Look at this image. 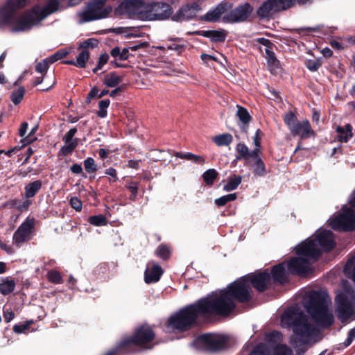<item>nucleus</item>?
Returning a JSON list of instances; mask_svg holds the SVG:
<instances>
[{
    "label": "nucleus",
    "instance_id": "f257e3e1",
    "mask_svg": "<svg viewBox=\"0 0 355 355\" xmlns=\"http://www.w3.org/2000/svg\"><path fill=\"white\" fill-rule=\"evenodd\" d=\"M234 307V301L227 288L180 309L168 318L167 327L172 331H184L196 323L199 316L226 315Z\"/></svg>",
    "mask_w": 355,
    "mask_h": 355
},
{
    "label": "nucleus",
    "instance_id": "f03ea898",
    "mask_svg": "<svg viewBox=\"0 0 355 355\" xmlns=\"http://www.w3.org/2000/svg\"><path fill=\"white\" fill-rule=\"evenodd\" d=\"M234 307V301L227 288L180 309L168 318L167 327L172 331H184L196 323L199 316L226 315Z\"/></svg>",
    "mask_w": 355,
    "mask_h": 355
},
{
    "label": "nucleus",
    "instance_id": "7ed1b4c3",
    "mask_svg": "<svg viewBox=\"0 0 355 355\" xmlns=\"http://www.w3.org/2000/svg\"><path fill=\"white\" fill-rule=\"evenodd\" d=\"M82 1L69 0L65 3L64 0H46L44 6H36L16 18L15 12L24 7L28 0H8L0 8V28L7 26L13 32L27 31L52 13L69 6H76Z\"/></svg>",
    "mask_w": 355,
    "mask_h": 355
},
{
    "label": "nucleus",
    "instance_id": "20e7f679",
    "mask_svg": "<svg viewBox=\"0 0 355 355\" xmlns=\"http://www.w3.org/2000/svg\"><path fill=\"white\" fill-rule=\"evenodd\" d=\"M335 246L331 232L318 230L314 235L296 247L297 257L287 263L288 270L293 274L305 275L311 270V260L316 259L322 251H329Z\"/></svg>",
    "mask_w": 355,
    "mask_h": 355
},
{
    "label": "nucleus",
    "instance_id": "39448f33",
    "mask_svg": "<svg viewBox=\"0 0 355 355\" xmlns=\"http://www.w3.org/2000/svg\"><path fill=\"white\" fill-rule=\"evenodd\" d=\"M283 283L287 279L284 263L274 266L272 269V276L266 270L252 275L243 277L228 286L229 291L234 301L243 302L251 298V286L259 291H265L271 281Z\"/></svg>",
    "mask_w": 355,
    "mask_h": 355
},
{
    "label": "nucleus",
    "instance_id": "423d86ee",
    "mask_svg": "<svg viewBox=\"0 0 355 355\" xmlns=\"http://www.w3.org/2000/svg\"><path fill=\"white\" fill-rule=\"evenodd\" d=\"M331 301L324 291H310L303 297V304L314 322L319 326L329 327L334 322L333 314L329 310Z\"/></svg>",
    "mask_w": 355,
    "mask_h": 355
},
{
    "label": "nucleus",
    "instance_id": "0eeeda50",
    "mask_svg": "<svg viewBox=\"0 0 355 355\" xmlns=\"http://www.w3.org/2000/svg\"><path fill=\"white\" fill-rule=\"evenodd\" d=\"M281 326L293 327L294 335L291 339L296 345L308 343L315 331L303 312L296 307H290L284 311L281 316Z\"/></svg>",
    "mask_w": 355,
    "mask_h": 355
},
{
    "label": "nucleus",
    "instance_id": "6e6552de",
    "mask_svg": "<svg viewBox=\"0 0 355 355\" xmlns=\"http://www.w3.org/2000/svg\"><path fill=\"white\" fill-rule=\"evenodd\" d=\"M107 0H90L77 13L80 24L106 18L110 15L112 8L106 5Z\"/></svg>",
    "mask_w": 355,
    "mask_h": 355
},
{
    "label": "nucleus",
    "instance_id": "1a4fd4ad",
    "mask_svg": "<svg viewBox=\"0 0 355 355\" xmlns=\"http://www.w3.org/2000/svg\"><path fill=\"white\" fill-rule=\"evenodd\" d=\"M338 317L342 322H346L355 313V293L352 288H345L336 294L335 298Z\"/></svg>",
    "mask_w": 355,
    "mask_h": 355
},
{
    "label": "nucleus",
    "instance_id": "9d476101",
    "mask_svg": "<svg viewBox=\"0 0 355 355\" xmlns=\"http://www.w3.org/2000/svg\"><path fill=\"white\" fill-rule=\"evenodd\" d=\"M148 10L149 2L144 0H124L116 11L131 19L148 21Z\"/></svg>",
    "mask_w": 355,
    "mask_h": 355
},
{
    "label": "nucleus",
    "instance_id": "9b49d317",
    "mask_svg": "<svg viewBox=\"0 0 355 355\" xmlns=\"http://www.w3.org/2000/svg\"><path fill=\"white\" fill-rule=\"evenodd\" d=\"M155 338V333L148 325L144 324L136 329L132 338H125L120 343V347L127 348V352H132L134 345L145 349L151 347L148 344Z\"/></svg>",
    "mask_w": 355,
    "mask_h": 355
},
{
    "label": "nucleus",
    "instance_id": "f8f14e48",
    "mask_svg": "<svg viewBox=\"0 0 355 355\" xmlns=\"http://www.w3.org/2000/svg\"><path fill=\"white\" fill-rule=\"evenodd\" d=\"M329 225L334 230L339 231L355 230V211L344 206L338 216L329 220Z\"/></svg>",
    "mask_w": 355,
    "mask_h": 355
},
{
    "label": "nucleus",
    "instance_id": "ddd939ff",
    "mask_svg": "<svg viewBox=\"0 0 355 355\" xmlns=\"http://www.w3.org/2000/svg\"><path fill=\"white\" fill-rule=\"evenodd\" d=\"M226 343V337L218 334H205L196 340V345L199 349L211 352L224 349Z\"/></svg>",
    "mask_w": 355,
    "mask_h": 355
},
{
    "label": "nucleus",
    "instance_id": "4468645a",
    "mask_svg": "<svg viewBox=\"0 0 355 355\" xmlns=\"http://www.w3.org/2000/svg\"><path fill=\"white\" fill-rule=\"evenodd\" d=\"M295 0H266L259 8L257 14L262 18H268L275 13L286 10L295 3Z\"/></svg>",
    "mask_w": 355,
    "mask_h": 355
},
{
    "label": "nucleus",
    "instance_id": "2eb2a0df",
    "mask_svg": "<svg viewBox=\"0 0 355 355\" xmlns=\"http://www.w3.org/2000/svg\"><path fill=\"white\" fill-rule=\"evenodd\" d=\"M173 14L170 4L162 1L149 2L148 21H163L168 19Z\"/></svg>",
    "mask_w": 355,
    "mask_h": 355
},
{
    "label": "nucleus",
    "instance_id": "dca6fc26",
    "mask_svg": "<svg viewBox=\"0 0 355 355\" xmlns=\"http://www.w3.org/2000/svg\"><path fill=\"white\" fill-rule=\"evenodd\" d=\"M33 227V220L27 218L15 232L12 236V243L17 247H20L23 243L28 241L31 237Z\"/></svg>",
    "mask_w": 355,
    "mask_h": 355
},
{
    "label": "nucleus",
    "instance_id": "f3484780",
    "mask_svg": "<svg viewBox=\"0 0 355 355\" xmlns=\"http://www.w3.org/2000/svg\"><path fill=\"white\" fill-rule=\"evenodd\" d=\"M252 11V7L248 3H245L232 10L224 17V19L231 23L243 21L250 17Z\"/></svg>",
    "mask_w": 355,
    "mask_h": 355
},
{
    "label": "nucleus",
    "instance_id": "a211bd4d",
    "mask_svg": "<svg viewBox=\"0 0 355 355\" xmlns=\"http://www.w3.org/2000/svg\"><path fill=\"white\" fill-rule=\"evenodd\" d=\"M200 10V8L198 3H188L182 6L177 12L172 16V19L176 21L188 20L195 17Z\"/></svg>",
    "mask_w": 355,
    "mask_h": 355
},
{
    "label": "nucleus",
    "instance_id": "6ab92c4d",
    "mask_svg": "<svg viewBox=\"0 0 355 355\" xmlns=\"http://www.w3.org/2000/svg\"><path fill=\"white\" fill-rule=\"evenodd\" d=\"M291 132L293 135L300 136L301 139H306L315 135V132L307 120L298 122L293 127Z\"/></svg>",
    "mask_w": 355,
    "mask_h": 355
},
{
    "label": "nucleus",
    "instance_id": "aec40b11",
    "mask_svg": "<svg viewBox=\"0 0 355 355\" xmlns=\"http://www.w3.org/2000/svg\"><path fill=\"white\" fill-rule=\"evenodd\" d=\"M150 264V263L148 265L144 274L145 282L147 284L158 282L163 273L159 264L155 262H152Z\"/></svg>",
    "mask_w": 355,
    "mask_h": 355
},
{
    "label": "nucleus",
    "instance_id": "412c9836",
    "mask_svg": "<svg viewBox=\"0 0 355 355\" xmlns=\"http://www.w3.org/2000/svg\"><path fill=\"white\" fill-rule=\"evenodd\" d=\"M232 8V5L229 3H222L216 6L212 10H210L203 17V19L209 21H214L218 20L223 14Z\"/></svg>",
    "mask_w": 355,
    "mask_h": 355
},
{
    "label": "nucleus",
    "instance_id": "4be33fe9",
    "mask_svg": "<svg viewBox=\"0 0 355 355\" xmlns=\"http://www.w3.org/2000/svg\"><path fill=\"white\" fill-rule=\"evenodd\" d=\"M266 58L267 60L268 66L272 73H277L279 69V62L275 58L274 52L272 49H265Z\"/></svg>",
    "mask_w": 355,
    "mask_h": 355
},
{
    "label": "nucleus",
    "instance_id": "5701e85b",
    "mask_svg": "<svg viewBox=\"0 0 355 355\" xmlns=\"http://www.w3.org/2000/svg\"><path fill=\"white\" fill-rule=\"evenodd\" d=\"M236 116L239 119L240 121L242 123L241 129L244 132H246L248 125L252 119L249 112L245 108L241 106H237Z\"/></svg>",
    "mask_w": 355,
    "mask_h": 355
},
{
    "label": "nucleus",
    "instance_id": "b1692460",
    "mask_svg": "<svg viewBox=\"0 0 355 355\" xmlns=\"http://www.w3.org/2000/svg\"><path fill=\"white\" fill-rule=\"evenodd\" d=\"M337 138L340 142H347L352 137V127L349 124H346L344 127H338Z\"/></svg>",
    "mask_w": 355,
    "mask_h": 355
},
{
    "label": "nucleus",
    "instance_id": "393cba45",
    "mask_svg": "<svg viewBox=\"0 0 355 355\" xmlns=\"http://www.w3.org/2000/svg\"><path fill=\"white\" fill-rule=\"evenodd\" d=\"M42 185V183L40 180H36L26 185L24 187L25 197L28 199L34 197L41 189Z\"/></svg>",
    "mask_w": 355,
    "mask_h": 355
},
{
    "label": "nucleus",
    "instance_id": "a878e982",
    "mask_svg": "<svg viewBox=\"0 0 355 355\" xmlns=\"http://www.w3.org/2000/svg\"><path fill=\"white\" fill-rule=\"evenodd\" d=\"M16 283L11 277H6L0 283V293L4 295L12 293L15 288Z\"/></svg>",
    "mask_w": 355,
    "mask_h": 355
},
{
    "label": "nucleus",
    "instance_id": "bb28decb",
    "mask_svg": "<svg viewBox=\"0 0 355 355\" xmlns=\"http://www.w3.org/2000/svg\"><path fill=\"white\" fill-rule=\"evenodd\" d=\"M123 80V77L112 72L105 77L104 84L109 87H114L121 83Z\"/></svg>",
    "mask_w": 355,
    "mask_h": 355
},
{
    "label": "nucleus",
    "instance_id": "cd10ccee",
    "mask_svg": "<svg viewBox=\"0 0 355 355\" xmlns=\"http://www.w3.org/2000/svg\"><path fill=\"white\" fill-rule=\"evenodd\" d=\"M242 181V176L241 175H232L227 179V184L223 187L225 191H231L236 189Z\"/></svg>",
    "mask_w": 355,
    "mask_h": 355
},
{
    "label": "nucleus",
    "instance_id": "c85d7f7f",
    "mask_svg": "<svg viewBox=\"0 0 355 355\" xmlns=\"http://www.w3.org/2000/svg\"><path fill=\"white\" fill-rule=\"evenodd\" d=\"M175 155L177 157H179L181 159L191 160L195 163H199V164H203L205 162V159L202 156L197 155H195V154H193L191 153H182L177 152V153H175Z\"/></svg>",
    "mask_w": 355,
    "mask_h": 355
},
{
    "label": "nucleus",
    "instance_id": "c756f323",
    "mask_svg": "<svg viewBox=\"0 0 355 355\" xmlns=\"http://www.w3.org/2000/svg\"><path fill=\"white\" fill-rule=\"evenodd\" d=\"M89 58V53L87 50L83 49L79 53L76 60V67L85 68Z\"/></svg>",
    "mask_w": 355,
    "mask_h": 355
},
{
    "label": "nucleus",
    "instance_id": "7c9ffc66",
    "mask_svg": "<svg viewBox=\"0 0 355 355\" xmlns=\"http://www.w3.org/2000/svg\"><path fill=\"white\" fill-rule=\"evenodd\" d=\"M218 175V173L215 169L211 168V169H208L203 173L202 178H203L205 182L207 185L211 186V185H213L214 182L216 179Z\"/></svg>",
    "mask_w": 355,
    "mask_h": 355
},
{
    "label": "nucleus",
    "instance_id": "2f4dec72",
    "mask_svg": "<svg viewBox=\"0 0 355 355\" xmlns=\"http://www.w3.org/2000/svg\"><path fill=\"white\" fill-rule=\"evenodd\" d=\"M213 140L219 146H227L232 141V137L230 134H223L216 136Z\"/></svg>",
    "mask_w": 355,
    "mask_h": 355
},
{
    "label": "nucleus",
    "instance_id": "473e14b6",
    "mask_svg": "<svg viewBox=\"0 0 355 355\" xmlns=\"http://www.w3.org/2000/svg\"><path fill=\"white\" fill-rule=\"evenodd\" d=\"M31 204V201L28 198L23 201L17 199H14L10 201L11 206L21 211L26 210L29 207Z\"/></svg>",
    "mask_w": 355,
    "mask_h": 355
},
{
    "label": "nucleus",
    "instance_id": "72a5a7b5",
    "mask_svg": "<svg viewBox=\"0 0 355 355\" xmlns=\"http://www.w3.org/2000/svg\"><path fill=\"white\" fill-rule=\"evenodd\" d=\"M209 37L213 42H223L225 40V34L223 31H209L205 35Z\"/></svg>",
    "mask_w": 355,
    "mask_h": 355
},
{
    "label": "nucleus",
    "instance_id": "f704fd0d",
    "mask_svg": "<svg viewBox=\"0 0 355 355\" xmlns=\"http://www.w3.org/2000/svg\"><path fill=\"white\" fill-rule=\"evenodd\" d=\"M237 196L236 193H230L225 196H223L215 200V203L218 207H222L225 205L227 202L234 201L236 199Z\"/></svg>",
    "mask_w": 355,
    "mask_h": 355
},
{
    "label": "nucleus",
    "instance_id": "c9c22d12",
    "mask_svg": "<svg viewBox=\"0 0 355 355\" xmlns=\"http://www.w3.org/2000/svg\"><path fill=\"white\" fill-rule=\"evenodd\" d=\"M344 270L345 273L350 275L355 282V257L348 260Z\"/></svg>",
    "mask_w": 355,
    "mask_h": 355
},
{
    "label": "nucleus",
    "instance_id": "e433bc0d",
    "mask_svg": "<svg viewBox=\"0 0 355 355\" xmlns=\"http://www.w3.org/2000/svg\"><path fill=\"white\" fill-rule=\"evenodd\" d=\"M25 93L24 87H19L11 94V100L15 105L19 104L23 99Z\"/></svg>",
    "mask_w": 355,
    "mask_h": 355
},
{
    "label": "nucleus",
    "instance_id": "4c0bfd02",
    "mask_svg": "<svg viewBox=\"0 0 355 355\" xmlns=\"http://www.w3.org/2000/svg\"><path fill=\"white\" fill-rule=\"evenodd\" d=\"M110 103V100H102L98 103L99 110L97 112V115L101 118H105L107 116V108L109 107Z\"/></svg>",
    "mask_w": 355,
    "mask_h": 355
},
{
    "label": "nucleus",
    "instance_id": "58836bf2",
    "mask_svg": "<svg viewBox=\"0 0 355 355\" xmlns=\"http://www.w3.org/2000/svg\"><path fill=\"white\" fill-rule=\"evenodd\" d=\"M284 119L290 130L299 122L297 121L295 115L291 112L286 113Z\"/></svg>",
    "mask_w": 355,
    "mask_h": 355
},
{
    "label": "nucleus",
    "instance_id": "ea45409f",
    "mask_svg": "<svg viewBox=\"0 0 355 355\" xmlns=\"http://www.w3.org/2000/svg\"><path fill=\"white\" fill-rule=\"evenodd\" d=\"M89 222L96 226H102L105 225L107 223L106 218L102 215H97V216H90L89 218Z\"/></svg>",
    "mask_w": 355,
    "mask_h": 355
},
{
    "label": "nucleus",
    "instance_id": "a19ab883",
    "mask_svg": "<svg viewBox=\"0 0 355 355\" xmlns=\"http://www.w3.org/2000/svg\"><path fill=\"white\" fill-rule=\"evenodd\" d=\"M236 149L239 153V155L236 157L237 159H245L246 157H248V155L250 152L248 148L244 144L242 143L238 144Z\"/></svg>",
    "mask_w": 355,
    "mask_h": 355
},
{
    "label": "nucleus",
    "instance_id": "79ce46f5",
    "mask_svg": "<svg viewBox=\"0 0 355 355\" xmlns=\"http://www.w3.org/2000/svg\"><path fill=\"white\" fill-rule=\"evenodd\" d=\"M84 167L88 173H94L97 171V165L92 157H87L84 161Z\"/></svg>",
    "mask_w": 355,
    "mask_h": 355
},
{
    "label": "nucleus",
    "instance_id": "37998d69",
    "mask_svg": "<svg viewBox=\"0 0 355 355\" xmlns=\"http://www.w3.org/2000/svg\"><path fill=\"white\" fill-rule=\"evenodd\" d=\"M261 153V148H255L253 150L250 151L248 157L245 159L246 162L249 163L251 161L255 162L258 159H260V154Z\"/></svg>",
    "mask_w": 355,
    "mask_h": 355
},
{
    "label": "nucleus",
    "instance_id": "c03bdc74",
    "mask_svg": "<svg viewBox=\"0 0 355 355\" xmlns=\"http://www.w3.org/2000/svg\"><path fill=\"white\" fill-rule=\"evenodd\" d=\"M305 65L309 70L316 71L321 67L322 63L319 59H310L306 61Z\"/></svg>",
    "mask_w": 355,
    "mask_h": 355
},
{
    "label": "nucleus",
    "instance_id": "a18cd8bd",
    "mask_svg": "<svg viewBox=\"0 0 355 355\" xmlns=\"http://www.w3.org/2000/svg\"><path fill=\"white\" fill-rule=\"evenodd\" d=\"M50 62L49 61V58L43 60L42 62H38L35 66V71L41 75H44L46 73Z\"/></svg>",
    "mask_w": 355,
    "mask_h": 355
},
{
    "label": "nucleus",
    "instance_id": "49530a36",
    "mask_svg": "<svg viewBox=\"0 0 355 355\" xmlns=\"http://www.w3.org/2000/svg\"><path fill=\"white\" fill-rule=\"evenodd\" d=\"M78 143L76 139L73 141H64V145L62 147L61 150L64 155L71 153L76 147Z\"/></svg>",
    "mask_w": 355,
    "mask_h": 355
},
{
    "label": "nucleus",
    "instance_id": "de8ad7c7",
    "mask_svg": "<svg viewBox=\"0 0 355 355\" xmlns=\"http://www.w3.org/2000/svg\"><path fill=\"white\" fill-rule=\"evenodd\" d=\"M266 173V168L264 163L261 159H258L254 162V173L259 176H262Z\"/></svg>",
    "mask_w": 355,
    "mask_h": 355
},
{
    "label": "nucleus",
    "instance_id": "09e8293b",
    "mask_svg": "<svg viewBox=\"0 0 355 355\" xmlns=\"http://www.w3.org/2000/svg\"><path fill=\"white\" fill-rule=\"evenodd\" d=\"M69 53V51L64 49H60L57 52H55L52 56L49 58V61L50 63H53L54 62L60 60L67 56Z\"/></svg>",
    "mask_w": 355,
    "mask_h": 355
},
{
    "label": "nucleus",
    "instance_id": "8fccbe9b",
    "mask_svg": "<svg viewBox=\"0 0 355 355\" xmlns=\"http://www.w3.org/2000/svg\"><path fill=\"white\" fill-rule=\"evenodd\" d=\"M155 254L163 259H167L169 255L168 248L164 245H159L155 252Z\"/></svg>",
    "mask_w": 355,
    "mask_h": 355
},
{
    "label": "nucleus",
    "instance_id": "3c124183",
    "mask_svg": "<svg viewBox=\"0 0 355 355\" xmlns=\"http://www.w3.org/2000/svg\"><path fill=\"white\" fill-rule=\"evenodd\" d=\"M274 355H292V351L286 345H277L274 352Z\"/></svg>",
    "mask_w": 355,
    "mask_h": 355
},
{
    "label": "nucleus",
    "instance_id": "603ef678",
    "mask_svg": "<svg viewBox=\"0 0 355 355\" xmlns=\"http://www.w3.org/2000/svg\"><path fill=\"white\" fill-rule=\"evenodd\" d=\"M48 279L50 282L55 284H60L62 282V277L59 272L56 270H51L48 272Z\"/></svg>",
    "mask_w": 355,
    "mask_h": 355
},
{
    "label": "nucleus",
    "instance_id": "864d4df0",
    "mask_svg": "<svg viewBox=\"0 0 355 355\" xmlns=\"http://www.w3.org/2000/svg\"><path fill=\"white\" fill-rule=\"evenodd\" d=\"M28 129V123L26 122H24L19 128V135L23 138V141L24 143H29L33 141L32 139L29 138V137H25L26 131Z\"/></svg>",
    "mask_w": 355,
    "mask_h": 355
},
{
    "label": "nucleus",
    "instance_id": "5fc2aeb1",
    "mask_svg": "<svg viewBox=\"0 0 355 355\" xmlns=\"http://www.w3.org/2000/svg\"><path fill=\"white\" fill-rule=\"evenodd\" d=\"M98 40L96 39H88L80 44V48L87 50L88 48H94L97 46Z\"/></svg>",
    "mask_w": 355,
    "mask_h": 355
},
{
    "label": "nucleus",
    "instance_id": "6e6d98bb",
    "mask_svg": "<svg viewBox=\"0 0 355 355\" xmlns=\"http://www.w3.org/2000/svg\"><path fill=\"white\" fill-rule=\"evenodd\" d=\"M32 322V321H28L24 324H15L13 327V330L17 334L24 333L29 328Z\"/></svg>",
    "mask_w": 355,
    "mask_h": 355
},
{
    "label": "nucleus",
    "instance_id": "4d7b16f0",
    "mask_svg": "<svg viewBox=\"0 0 355 355\" xmlns=\"http://www.w3.org/2000/svg\"><path fill=\"white\" fill-rule=\"evenodd\" d=\"M354 339H355V327L349 331L347 339L343 343V347H347L348 346H349Z\"/></svg>",
    "mask_w": 355,
    "mask_h": 355
},
{
    "label": "nucleus",
    "instance_id": "13d9d810",
    "mask_svg": "<svg viewBox=\"0 0 355 355\" xmlns=\"http://www.w3.org/2000/svg\"><path fill=\"white\" fill-rule=\"evenodd\" d=\"M267 340L268 341H273L277 343L282 340V334L279 331H272L267 335Z\"/></svg>",
    "mask_w": 355,
    "mask_h": 355
},
{
    "label": "nucleus",
    "instance_id": "bf43d9fd",
    "mask_svg": "<svg viewBox=\"0 0 355 355\" xmlns=\"http://www.w3.org/2000/svg\"><path fill=\"white\" fill-rule=\"evenodd\" d=\"M131 192L130 198L135 200L138 191V184L136 182H131L127 186Z\"/></svg>",
    "mask_w": 355,
    "mask_h": 355
},
{
    "label": "nucleus",
    "instance_id": "052dcab7",
    "mask_svg": "<svg viewBox=\"0 0 355 355\" xmlns=\"http://www.w3.org/2000/svg\"><path fill=\"white\" fill-rule=\"evenodd\" d=\"M71 207L76 211H80L82 209V202L77 197H73L70 199Z\"/></svg>",
    "mask_w": 355,
    "mask_h": 355
},
{
    "label": "nucleus",
    "instance_id": "680f3d73",
    "mask_svg": "<svg viewBox=\"0 0 355 355\" xmlns=\"http://www.w3.org/2000/svg\"><path fill=\"white\" fill-rule=\"evenodd\" d=\"M76 132H77L76 128H73L70 129L64 135V137L63 138V141H67V142H68V141H73L74 139H73V137L76 135Z\"/></svg>",
    "mask_w": 355,
    "mask_h": 355
},
{
    "label": "nucleus",
    "instance_id": "e2e57ef3",
    "mask_svg": "<svg viewBox=\"0 0 355 355\" xmlns=\"http://www.w3.org/2000/svg\"><path fill=\"white\" fill-rule=\"evenodd\" d=\"M257 42L265 46V49H272L273 44L268 39L261 37L258 38Z\"/></svg>",
    "mask_w": 355,
    "mask_h": 355
},
{
    "label": "nucleus",
    "instance_id": "0e129e2a",
    "mask_svg": "<svg viewBox=\"0 0 355 355\" xmlns=\"http://www.w3.org/2000/svg\"><path fill=\"white\" fill-rule=\"evenodd\" d=\"M261 139V132L260 131V130H257L254 137H253V142L255 146V148H260Z\"/></svg>",
    "mask_w": 355,
    "mask_h": 355
},
{
    "label": "nucleus",
    "instance_id": "69168bd1",
    "mask_svg": "<svg viewBox=\"0 0 355 355\" xmlns=\"http://www.w3.org/2000/svg\"><path fill=\"white\" fill-rule=\"evenodd\" d=\"M0 248L1 250H4L6 253L9 254H12L15 252L12 247L7 243H3L0 241Z\"/></svg>",
    "mask_w": 355,
    "mask_h": 355
},
{
    "label": "nucleus",
    "instance_id": "338daca9",
    "mask_svg": "<svg viewBox=\"0 0 355 355\" xmlns=\"http://www.w3.org/2000/svg\"><path fill=\"white\" fill-rule=\"evenodd\" d=\"M105 174L112 177L114 182L118 180L116 171L113 168H109L105 171Z\"/></svg>",
    "mask_w": 355,
    "mask_h": 355
},
{
    "label": "nucleus",
    "instance_id": "774afa93",
    "mask_svg": "<svg viewBox=\"0 0 355 355\" xmlns=\"http://www.w3.org/2000/svg\"><path fill=\"white\" fill-rule=\"evenodd\" d=\"M109 55L107 53H104L100 55L98 63L99 67H103L108 61Z\"/></svg>",
    "mask_w": 355,
    "mask_h": 355
}]
</instances>
